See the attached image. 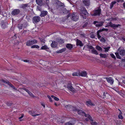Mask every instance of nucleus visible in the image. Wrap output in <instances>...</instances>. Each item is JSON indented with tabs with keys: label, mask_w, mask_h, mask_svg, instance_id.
I'll use <instances>...</instances> for the list:
<instances>
[{
	"label": "nucleus",
	"mask_w": 125,
	"mask_h": 125,
	"mask_svg": "<svg viewBox=\"0 0 125 125\" xmlns=\"http://www.w3.org/2000/svg\"><path fill=\"white\" fill-rule=\"evenodd\" d=\"M110 48V47H106V49H105V52H108L109 49Z\"/></svg>",
	"instance_id": "5fc2aeb1"
},
{
	"label": "nucleus",
	"mask_w": 125,
	"mask_h": 125,
	"mask_svg": "<svg viewBox=\"0 0 125 125\" xmlns=\"http://www.w3.org/2000/svg\"><path fill=\"white\" fill-rule=\"evenodd\" d=\"M74 123L72 124L70 122H69L66 123V125H73Z\"/></svg>",
	"instance_id": "de8ad7c7"
},
{
	"label": "nucleus",
	"mask_w": 125,
	"mask_h": 125,
	"mask_svg": "<svg viewBox=\"0 0 125 125\" xmlns=\"http://www.w3.org/2000/svg\"><path fill=\"white\" fill-rule=\"evenodd\" d=\"M18 27L19 29H21L23 28L22 25L21 24H19L18 25Z\"/></svg>",
	"instance_id": "7c9ffc66"
},
{
	"label": "nucleus",
	"mask_w": 125,
	"mask_h": 125,
	"mask_svg": "<svg viewBox=\"0 0 125 125\" xmlns=\"http://www.w3.org/2000/svg\"><path fill=\"white\" fill-rule=\"evenodd\" d=\"M49 2V1L48 0H46V4L47 6L48 5V3Z\"/></svg>",
	"instance_id": "0e129e2a"
},
{
	"label": "nucleus",
	"mask_w": 125,
	"mask_h": 125,
	"mask_svg": "<svg viewBox=\"0 0 125 125\" xmlns=\"http://www.w3.org/2000/svg\"><path fill=\"white\" fill-rule=\"evenodd\" d=\"M80 14L84 19H86V17L88 16V13L84 7H82L80 11Z\"/></svg>",
	"instance_id": "f257e3e1"
},
{
	"label": "nucleus",
	"mask_w": 125,
	"mask_h": 125,
	"mask_svg": "<svg viewBox=\"0 0 125 125\" xmlns=\"http://www.w3.org/2000/svg\"><path fill=\"white\" fill-rule=\"evenodd\" d=\"M76 45H79L80 46H83V44L82 43V41L78 39L76 40Z\"/></svg>",
	"instance_id": "a211bd4d"
},
{
	"label": "nucleus",
	"mask_w": 125,
	"mask_h": 125,
	"mask_svg": "<svg viewBox=\"0 0 125 125\" xmlns=\"http://www.w3.org/2000/svg\"><path fill=\"white\" fill-rule=\"evenodd\" d=\"M101 13V10L100 8H98L97 9L94 10L91 12V14L92 16H96L100 15Z\"/></svg>",
	"instance_id": "7ed1b4c3"
},
{
	"label": "nucleus",
	"mask_w": 125,
	"mask_h": 125,
	"mask_svg": "<svg viewBox=\"0 0 125 125\" xmlns=\"http://www.w3.org/2000/svg\"><path fill=\"white\" fill-rule=\"evenodd\" d=\"M56 3L58 5L56 6L57 9L60 12H61L63 9L65 7L64 4L59 1H58Z\"/></svg>",
	"instance_id": "20e7f679"
},
{
	"label": "nucleus",
	"mask_w": 125,
	"mask_h": 125,
	"mask_svg": "<svg viewBox=\"0 0 125 125\" xmlns=\"http://www.w3.org/2000/svg\"><path fill=\"white\" fill-rule=\"evenodd\" d=\"M67 88L69 90H70V89H72V87H73L71 85H68L67 86Z\"/></svg>",
	"instance_id": "49530a36"
},
{
	"label": "nucleus",
	"mask_w": 125,
	"mask_h": 125,
	"mask_svg": "<svg viewBox=\"0 0 125 125\" xmlns=\"http://www.w3.org/2000/svg\"><path fill=\"white\" fill-rule=\"evenodd\" d=\"M40 18L39 16H35L33 17L32 19L33 22L34 23L39 22L40 20Z\"/></svg>",
	"instance_id": "6e6552de"
},
{
	"label": "nucleus",
	"mask_w": 125,
	"mask_h": 125,
	"mask_svg": "<svg viewBox=\"0 0 125 125\" xmlns=\"http://www.w3.org/2000/svg\"><path fill=\"white\" fill-rule=\"evenodd\" d=\"M104 79H106L107 82L111 84H112L114 83V80L111 77L104 78Z\"/></svg>",
	"instance_id": "4468645a"
},
{
	"label": "nucleus",
	"mask_w": 125,
	"mask_h": 125,
	"mask_svg": "<svg viewBox=\"0 0 125 125\" xmlns=\"http://www.w3.org/2000/svg\"><path fill=\"white\" fill-rule=\"evenodd\" d=\"M104 23L103 21H94L93 22V23L96 27H100L102 26Z\"/></svg>",
	"instance_id": "0eeeda50"
},
{
	"label": "nucleus",
	"mask_w": 125,
	"mask_h": 125,
	"mask_svg": "<svg viewBox=\"0 0 125 125\" xmlns=\"http://www.w3.org/2000/svg\"><path fill=\"white\" fill-rule=\"evenodd\" d=\"M66 48H63L62 49L60 50L59 51H58L56 52L57 53H61L63 52H64L66 50Z\"/></svg>",
	"instance_id": "bb28decb"
},
{
	"label": "nucleus",
	"mask_w": 125,
	"mask_h": 125,
	"mask_svg": "<svg viewBox=\"0 0 125 125\" xmlns=\"http://www.w3.org/2000/svg\"><path fill=\"white\" fill-rule=\"evenodd\" d=\"M11 87V86H12V85L9 81H8V83H7Z\"/></svg>",
	"instance_id": "bf43d9fd"
},
{
	"label": "nucleus",
	"mask_w": 125,
	"mask_h": 125,
	"mask_svg": "<svg viewBox=\"0 0 125 125\" xmlns=\"http://www.w3.org/2000/svg\"><path fill=\"white\" fill-rule=\"evenodd\" d=\"M100 41H103L105 42V39L103 37H102L101 38V39L100 40Z\"/></svg>",
	"instance_id": "864d4df0"
},
{
	"label": "nucleus",
	"mask_w": 125,
	"mask_h": 125,
	"mask_svg": "<svg viewBox=\"0 0 125 125\" xmlns=\"http://www.w3.org/2000/svg\"><path fill=\"white\" fill-rule=\"evenodd\" d=\"M37 41L35 39L28 41L26 43V45L27 46H31L37 43Z\"/></svg>",
	"instance_id": "39448f33"
},
{
	"label": "nucleus",
	"mask_w": 125,
	"mask_h": 125,
	"mask_svg": "<svg viewBox=\"0 0 125 125\" xmlns=\"http://www.w3.org/2000/svg\"><path fill=\"white\" fill-rule=\"evenodd\" d=\"M116 3V1H114L113 2H112L111 3L113 5H114Z\"/></svg>",
	"instance_id": "69168bd1"
},
{
	"label": "nucleus",
	"mask_w": 125,
	"mask_h": 125,
	"mask_svg": "<svg viewBox=\"0 0 125 125\" xmlns=\"http://www.w3.org/2000/svg\"><path fill=\"white\" fill-rule=\"evenodd\" d=\"M71 109L74 112H76L77 111L78 109L72 106V107Z\"/></svg>",
	"instance_id": "c756f323"
},
{
	"label": "nucleus",
	"mask_w": 125,
	"mask_h": 125,
	"mask_svg": "<svg viewBox=\"0 0 125 125\" xmlns=\"http://www.w3.org/2000/svg\"><path fill=\"white\" fill-rule=\"evenodd\" d=\"M108 30V29H107L103 28V29H102L100 30L99 31H100L101 32L102 31H107Z\"/></svg>",
	"instance_id": "4c0bfd02"
},
{
	"label": "nucleus",
	"mask_w": 125,
	"mask_h": 125,
	"mask_svg": "<svg viewBox=\"0 0 125 125\" xmlns=\"http://www.w3.org/2000/svg\"><path fill=\"white\" fill-rule=\"evenodd\" d=\"M110 55L113 58H114V59H116V58L115 57V55L113 54H110Z\"/></svg>",
	"instance_id": "3c124183"
},
{
	"label": "nucleus",
	"mask_w": 125,
	"mask_h": 125,
	"mask_svg": "<svg viewBox=\"0 0 125 125\" xmlns=\"http://www.w3.org/2000/svg\"><path fill=\"white\" fill-rule=\"evenodd\" d=\"M91 124L92 125H96L97 124V123L94 121H91Z\"/></svg>",
	"instance_id": "e433bc0d"
},
{
	"label": "nucleus",
	"mask_w": 125,
	"mask_h": 125,
	"mask_svg": "<svg viewBox=\"0 0 125 125\" xmlns=\"http://www.w3.org/2000/svg\"><path fill=\"white\" fill-rule=\"evenodd\" d=\"M79 74H80V75L82 76L85 77L86 76L87 73L86 72L83 71L81 72H79Z\"/></svg>",
	"instance_id": "aec40b11"
},
{
	"label": "nucleus",
	"mask_w": 125,
	"mask_h": 125,
	"mask_svg": "<svg viewBox=\"0 0 125 125\" xmlns=\"http://www.w3.org/2000/svg\"><path fill=\"white\" fill-rule=\"evenodd\" d=\"M36 1L37 4L39 6H41L43 5L42 0H36Z\"/></svg>",
	"instance_id": "412c9836"
},
{
	"label": "nucleus",
	"mask_w": 125,
	"mask_h": 125,
	"mask_svg": "<svg viewBox=\"0 0 125 125\" xmlns=\"http://www.w3.org/2000/svg\"><path fill=\"white\" fill-rule=\"evenodd\" d=\"M39 39H40L41 42H42L43 43H45V40L44 38H39Z\"/></svg>",
	"instance_id": "79ce46f5"
},
{
	"label": "nucleus",
	"mask_w": 125,
	"mask_h": 125,
	"mask_svg": "<svg viewBox=\"0 0 125 125\" xmlns=\"http://www.w3.org/2000/svg\"><path fill=\"white\" fill-rule=\"evenodd\" d=\"M29 4V3L23 4L21 5L20 7V8H22L24 10L25 9H26V8L27 7H30V6Z\"/></svg>",
	"instance_id": "dca6fc26"
},
{
	"label": "nucleus",
	"mask_w": 125,
	"mask_h": 125,
	"mask_svg": "<svg viewBox=\"0 0 125 125\" xmlns=\"http://www.w3.org/2000/svg\"><path fill=\"white\" fill-rule=\"evenodd\" d=\"M100 55L101 57L102 58H105L107 57V55L106 54H103L102 53H101L100 54Z\"/></svg>",
	"instance_id": "2f4dec72"
},
{
	"label": "nucleus",
	"mask_w": 125,
	"mask_h": 125,
	"mask_svg": "<svg viewBox=\"0 0 125 125\" xmlns=\"http://www.w3.org/2000/svg\"><path fill=\"white\" fill-rule=\"evenodd\" d=\"M24 62H29L30 61L27 60H23Z\"/></svg>",
	"instance_id": "338daca9"
},
{
	"label": "nucleus",
	"mask_w": 125,
	"mask_h": 125,
	"mask_svg": "<svg viewBox=\"0 0 125 125\" xmlns=\"http://www.w3.org/2000/svg\"><path fill=\"white\" fill-rule=\"evenodd\" d=\"M90 37L92 38H95V35L94 34H91L90 35Z\"/></svg>",
	"instance_id": "c03bdc74"
},
{
	"label": "nucleus",
	"mask_w": 125,
	"mask_h": 125,
	"mask_svg": "<svg viewBox=\"0 0 125 125\" xmlns=\"http://www.w3.org/2000/svg\"><path fill=\"white\" fill-rule=\"evenodd\" d=\"M11 87V86H12V85L9 81H8V83H7Z\"/></svg>",
	"instance_id": "052dcab7"
},
{
	"label": "nucleus",
	"mask_w": 125,
	"mask_h": 125,
	"mask_svg": "<svg viewBox=\"0 0 125 125\" xmlns=\"http://www.w3.org/2000/svg\"><path fill=\"white\" fill-rule=\"evenodd\" d=\"M41 50H45L47 51H50L49 48L46 45L42 46L41 47Z\"/></svg>",
	"instance_id": "6ab92c4d"
},
{
	"label": "nucleus",
	"mask_w": 125,
	"mask_h": 125,
	"mask_svg": "<svg viewBox=\"0 0 125 125\" xmlns=\"http://www.w3.org/2000/svg\"><path fill=\"white\" fill-rule=\"evenodd\" d=\"M111 19L113 21H116L117 20V18H111Z\"/></svg>",
	"instance_id": "680f3d73"
},
{
	"label": "nucleus",
	"mask_w": 125,
	"mask_h": 125,
	"mask_svg": "<svg viewBox=\"0 0 125 125\" xmlns=\"http://www.w3.org/2000/svg\"><path fill=\"white\" fill-rule=\"evenodd\" d=\"M65 107L67 109H71L72 107V106L70 105H66Z\"/></svg>",
	"instance_id": "cd10ccee"
},
{
	"label": "nucleus",
	"mask_w": 125,
	"mask_h": 125,
	"mask_svg": "<svg viewBox=\"0 0 125 125\" xmlns=\"http://www.w3.org/2000/svg\"><path fill=\"white\" fill-rule=\"evenodd\" d=\"M11 87L15 90H16V89L13 85L12 86H11Z\"/></svg>",
	"instance_id": "774afa93"
},
{
	"label": "nucleus",
	"mask_w": 125,
	"mask_h": 125,
	"mask_svg": "<svg viewBox=\"0 0 125 125\" xmlns=\"http://www.w3.org/2000/svg\"><path fill=\"white\" fill-rule=\"evenodd\" d=\"M107 25V26H105V27H106L107 26H110L115 30L117 28L119 27H120L121 26V25L120 24H113L111 22H110L108 23Z\"/></svg>",
	"instance_id": "423d86ee"
},
{
	"label": "nucleus",
	"mask_w": 125,
	"mask_h": 125,
	"mask_svg": "<svg viewBox=\"0 0 125 125\" xmlns=\"http://www.w3.org/2000/svg\"><path fill=\"white\" fill-rule=\"evenodd\" d=\"M83 3L84 5L87 6H89L90 5V0H82Z\"/></svg>",
	"instance_id": "2eb2a0df"
},
{
	"label": "nucleus",
	"mask_w": 125,
	"mask_h": 125,
	"mask_svg": "<svg viewBox=\"0 0 125 125\" xmlns=\"http://www.w3.org/2000/svg\"><path fill=\"white\" fill-rule=\"evenodd\" d=\"M86 104L87 106L94 105V104L92 103L91 101H87L86 102Z\"/></svg>",
	"instance_id": "a878e982"
},
{
	"label": "nucleus",
	"mask_w": 125,
	"mask_h": 125,
	"mask_svg": "<svg viewBox=\"0 0 125 125\" xmlns=\"http://www.w3.org/2000/svg\"><path fill=\"white\" fill-rule=\"evenodd\" d=\"M29 113L32 115L35 116H38L40 115L41 114V113L40 114H37V113H36V110L35 111H30L29 112Z\"/></svg>",
	"instance_id": "ddd939ff"
},
{
	"label": "nucleus",
	"mask_w": 125,
	"mask_h": 125,
	"mask_svg": "<svg viewBox=\"0 0 125 125\" xmlns=\"http://www.w3.org/2000/svg\"><path fill=\"white\" fill-rule=\"evenodd\" d=\"M88 48H89L90 49H94L93 47L92 46H90L89 45H87Z\"/></svg>",
	"instance_id": "8fccbe9b"
},
{
	"label": "nucleus",
	"mask_w": 125,
	"mask_h": 125,
	"mask_svg": "<svg viewBox=\"0 0 125 125\" xmlns=\"http://www.w3.org/2000/svg\"><path fill=\"white\" fill-rule=\"evenodd\" d=\"M1 82H3L4 83H5L7 84V83H8L9 81H8L7 80H5L3 79L1 80Z\"/></svg>",
	"instance_id": "37998d69"
},
{
	"label": "nucleus",
	"mask_w": 125,
	"mask_h": 125,
	"mask_svg": "<svg viewBox=\"0 0 125 125\" xmlns=\"http://www.w3.org/2000/svg\"><path fill=\"white\" fill-rule=\"evenodd\" d=\"M23 26V28H26L27 25V23H24L22 24Z\"/></svg>",
	"instance_id": "a18cd8bd"
},
{
	"label": "nucleus",
	"mask_w": 125,
	"mask_h": 125,
	"mask_svg": "<svg viewBox=\"0 0 125 125\" xmlns=\"http://www.w3.org/2000/svg\"><path fill=\"white\" fill-rule=\"evenodd\" d=\"M92 53L96 55H97L98 54L97 51L94 49H93L92 50Z\"/></svg>",
	"instance_id": "c85d7f7f"
},
{
	"label": "nucleus",
	"mask_w": 125,
	"mask_h": 125,
	"mask_svg": "<svg viewBox=\"0 0 125 125\" xmlns=\"http://www.w3.org/2000/svg\"><path fill=\"white\" fill-rule=\"evenodd\" d=\"M119 118L121 119H122L123 118V117L122 116L121 114H119L118 116Z\"/></svg>",
	"instance_id": "09e8293b"
},
{
	"label": "nucleus",
	"mask_w": 125,
	"mask_h": 125,
	"mask_svg": "<svg viewBox=\"0 0 125 125\" xmlns=\"http://www.w3.org/2000/svg\"><path fill=\"white\" fill-rule=\"evenodd\" d=\"M77 111V113L81 115L84 116L86 114L84 112L81 110H79L78 109Z\"/></svg>",
	"instance_id": "f3484780"
},
{
	"label": "nucleus",
	"mask_w": 125,
	"mask_h": 125,
	"mask_svg": "<svg viewBox=\"0 0 125 125\" xmlns=\"http://www.w3.org/2000/svg\"><path fill=\"white\" fill-rule=\"evenodd\" d=\"M57 45V43L56 42L54 41L52 42L51 44V46L52 47H55Z\"/></svg>",
	"instance_id": "5701e85b"
},
{
	"label": "nucleus",
	"mask_w": 125,
	"mask_h": 125,
	"mask_svg": "<svg viewBox=\"0 0 125 125\" xmlns=\"http://www.w3.org/2000/svg\"><path fill=\"white\" fill-rule=\"evenodd\" d=\"M23 90H25L26 91V92H27L28 93L29 92V91L27 89L25 88H23L22 89Z\"/></svg>",
	"instance_id": "4d7b16f0"
},
{
	"label": "nucleus",
	"mask_w": 125,
	"mask_h": 125,
	"mask_svg": "<svg viewBox=\"0 0 125 125\" xmlns=\"http://www.w3.org/2000/svg\"><path fill=\"white\" fill-rule=\"evenodd\" d=\"M6 104L8 105V106H11L12 104V103L10 102H7L6 103Z\"/></svg>",
	"instance_id": "603ef678"
},
{
	"label": "nucleus",
	"mask_w": 125,
	"mask_h": 125,
	"mask_svg": "<svg viewBox=\"0 0 125 125\" xmlns=\"http://www.w3.org/2000/svg\"><path fill=\"white\" fill-rule=\"evenodd\" d=\"M115 54L116 57L120 59L121 58L119 54L122 56H124L125 55V51L124 50L121 49L120 48H119L118 50L115 53Z\"/></svg>",
	"instance_id": "f03ea898"
},
{
	"label": "nucleus",
	"mask_w": 125,
	"mask_h": 125,
	"mask_svg": "<svg viewBox=\"0 0 125 125\" xmlns=\"http://www.w3.org/2000/svg\"><path fill=\"white\" fill-rule=\"evenodd\" d=\"M96 49L99 51H102V48L100 46H98L96 47Z\"/></svg>",
	"instance_id": "473e14b6"
},
{
	"label": "nucleus",
	"mask_w": 125,
	"mask_h": 125,
	"mask_svg": "<svg viewBox=\"0 0 125 125\" xmlns=\"http://www.w3.org/2000/svg\"><path fill=\"white\" fill-rule=\"evenodd\" d=\"M87 48H88V47H87V45H86L84 46L83 48V49H85L86 50Z\"/></svg>",
	"instance_id": "e2e57ef3"
},
{
	"label": "nucleus",
	"mask_w": 125,
	"mask_h": 125,
	"mask_svg": "<svg viewBox=\"0 0 125 125\" xmlns=\"http://www.w3.org/2000/svg\"><path fill=\"white\" fill-rule=\"evenodd\" d=\"M61 12L62 13V12L63 14H67L68 13V14L67 16V18H68L71 16L70 13H69V10H66L65 8L63 9Z\"/></svg>",
	"instance_id": "9d476101"
},
{
	"label": "nucleus",
	"mask_w": 125,
	"mask_h": 125,
	"mask_svg": "<svg viewBox=\"0 0 125 125\" xmlns=\"http://www.w3.org/2000/svg\"><path fill=\"white\" fill-rule=\"evenodd\" d=\"M51 97L52 98H53L56 101H58L59 100V99L56 97L54 96L53 95H52L51 96Z\"/></svg>",
	"instance_id": "72a5a7b5"
},
{
	"label": "nucleus",
	"mask_w": 125,
	"mask_h": 125,
	"mask_svg": "<svg viewBox=\"0 0 125 125\" xmlns=\"http://www.w3.org/2000/svg\"><path fill=\"white\" fill-rule=\"evenodd\" d=\"M66 47L68 49H71L73 47V45L70 43L67 44L66 45Z\"/></svg>",
	"instance_id": "393cba45"
},
{
	"label": "nucleus",
	"mask_w": 125,
	"mask_h": 125,
	"mask_svg": "<svg viewBox=\"0 0 125 125\" xmlns=\"http://www.w3.org/2000/svg\"><path fill=\"white\" fill-rule=\"evenodd\" d=\"M73 75L74 76H80V74H79V72L78 73L75 72L73 73Z\"/></svg>",
	"instance_id": "c9c22d12"
},
{
	"label": "nucleus",
	"mask_w": 125,
	"mask_h": 125,
	"mask_svg": "<svg viewBox=\"0 0 125 125\" xmlns=\"http://www.w3.org/2000/svg\"><path fill=\"white\" fill-rule=\"evenodd\" d=\"M2 29H5L6 28L8 23L6 22H5L3 21H1L0 23Z\"/></svg>",
	"instance_id": "f8f14e48"
},
{
	"label": "nucleus",
	"mask_w": 125,
	"mask_h": 125,
	"mask_svg": "<svg viewBox=\"0 0 125 125\" xmlns=\"http://www.w3.org/2000/svg\"><path fill=\"white\" fill-rule=\"evenodd\" d=\"M12 39H16L17 38L16 34H15L14 36L12 37Z\"/></svg>",
	"instance_id": "6e6d98bb"
},
{
	"label": "nucleus",
	"mask_w": 125,
	"mask_h": 125,
	"mask_svg": "<svg viewBox=\"0 0 125 125\" xmlns=\"http://www.w3.org/2000/svg\"><path fill=\"white\" fill-rule=\"evenodd\" d=\"M19 41H16L15 42V44L16 45H18L19 44Z\"/></svg>",
	"instance_id": "13d9d810"
},
{
	"label": "nucleus",
	"mask_w": 125,
	"mask_h": 125,
	"mask_svg": "<svg viewBox=\"0 0 125 125\" xmlns=\"http://www.w3.org/2000/svg\"><path fill=\"white\" fill-rule=\"evenodd\" d=\"M47 13L48 12L47 11H42L41 12L40 16L42 17L44 16L47 14Z\"/></svg>",
	"instance_id": "4be33fe9"
},
{
	"label": "nucleus",
	"mask_w": 125,
	"mask_h": 125,
	"mask_svg": "<svg viewBox=\"0 0 125 125\" xmlns=\"http://www.w3.org/2000/svg\"><path fill=\"white\" fill-rule=\"evenodd\" d=\"M20 12V10L19 9H15L13 10L11 13L12 15H16L19 14Z\"/></svg>",
	"instance_id": "9b49d317"
},
{
	"label": "nucleus",
	"mask_w": 125,
	"mask_h": 125,
	"mask_svg": "<svg viewBox=\"0 0 125 125\" xmlns=\"http://www.w3.org/2000/svg\"><path fill=\"white\" fill-rule=\"evenodd\" d=\"M88 23L87 22H86L83 25H82V27L83 28L86 27L87 26Z\"/></svg>",
	"instance_id": "58836bf2"
},
{
	"label": "nucleus",
	"mask_w": 125,
	"mask_h": 125,
	"mask_svg": "<svg viewBox=\"0 0 125 125\" xmlns=\"http://www.w3.org/2000/svg\"><path fill=\"white\" fill-rule=\"evenodd\" d=\"M101 32L100 31H98L97 32V35L98 38L100 39L101 38V36L99 35V33Z\"/></svg>",
	"instance_id": "f704fd0d"
},
{
	"label": "nucleus",
	"mask_w": 125,
	"mask_h": 125,
	"mask_svg": "<svg viewBox=\"0 0 125 125\" xmlns=\"http://www.w3.org/2000/svg\"><path fill=\"white\" fill-rule=\"evenodd\" d=\"M85 117H87L90 121H93V120L92 118V117L89 114H85Z\"/></svg>",
	"instance_id": "b1692460"
},
{
	"label": "nucleus",
	"mask_w": 125,
	"mask_h": 125,
	"mask_svg": "<svg viewBox=\"0 0 125 125\" xmlns=\"http://www.w3.org/2000/svg\"><path fill=\"white\" fill-rule=\"evenodd\" d=\"M79 18L78 15L75 13H74L71 15V19L75 21H77Z\"/></svg>",
	"instance_id": "1a4fd4ad"
},
{
	"label": "nucleus",
	"mask_w": 125,
	"mask_h": 125,
	"mask_svg": "<svg viewBox=\"0 0 125 125\" xmlns=\"http://www.w3.org/2000/svg\"><path fill=\"white\" fill-rule=\"evenodd\" d=\"M59 42H60L61 44H62L64 43V41L62 39H59L58 40Z\"/></svg>",
	"instance_id": "a19ab883"
},
{
	"label": "nucleus",
	"mask_w": 125,
	"mask_h": 125,
	"mask_svg": "<svg viewBox=\"0 0 125 125\" xmlns=\"http://www.w3.org/2000/svg\"><path fill=\"white\" fill-rule=\"evenodd\" d=\"M29 95L31 97H34V96L33 95V94L30 91H29V92L28 93Z\"/></svg>",
	"instance_id": "ea45409f"
}]
</instances>
